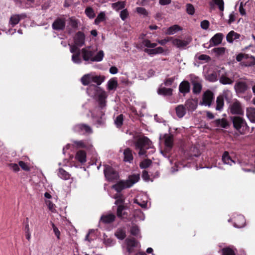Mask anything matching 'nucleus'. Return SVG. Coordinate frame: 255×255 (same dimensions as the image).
I'll return each instance as SVG.
<instances>
[{
	"mask_svg": "<svg viewBox=\"0 0 255 255\" xmlns=\"http://www.w3.org/2000/svg\"><path fill=\"white\" fill-rule=\"evenodd\" d=\"M179 91L181 93L183 94V96H185L190 91L189 82L186 80L181 82L179 86Z\"/></svg>",
	"mask_w": 255,
	"mask_h": 255,
	"instance_id": "nucleus-17",
	"label": "nucleus"
},
{
	"mask_svg": "<svg viewBox=\"0 0 255 255\" xmlns=\"http://www.w3.org/2000/svg\"><path fill=\"white\" fill-rule=\"evenodd\" d=\"M81 81L83 85H88L92 82V75L86 74L81 78Z\"/></svg>",
	"mask_w": 255,
	"mask_h": 255,
	"instance_id": "nucleus-41",
	"label": "nucleus"
},
{
	"mask_svg": "<svg viewBox=\"0 0 255 255\" xmlns=\"http://www.w3.org/2000/svg\"><path fill=\"white\" fill-rule=\"evenodd\" d=\"M127 245V252L129 254L134 252V248L137 246L138 242L134 238H127L125 241Z\"/></svg>",
	"mask_w": 255,
	"mask_h": 255,
	"instance_id": "nucleus-12",
	"label": "nucleus"
},
{
	"mask_svg": "<svg viewBox=\"0 0 255 255\" xmlns=\"http://www.w3.org/2000/svg\"><path fill=\"white\" fill-rule=\"evenodd\" d=\"M206 79L211 82H216L218 80L217 73L214 72L212 73L208 74L206 76Z\"/></svg>",
	"mask_w": 255,
	"mask_h": 255,
	"instance_id": "nucleus-47",
	"label": "nucleus"
},
{
	"mask_svg": "<svg viewBox=\"0 0 255 255\" xmlns=\"http://www.w3.org/2000/svg\"><path fill=\"white\" fill-rule=\"evenodd\" d=\"M100 112L95 110V108L92 113V116L93 118L96 119V123L98 126L103 125L105 123V119L103 118L104 116H101Z\"/></svg>",
	"mask_w": 255,
	"mask_h": 255,
	"instance_id": "nucleus-21",
	"label": "nucleus"
},
{
	"mask_svg": "<svg viewBox=\"0 0 255 255\" xmlns=\"http://www.w3.org/2000/svg\"><path fill=\"white\" fill-rule=\"evenodd\" d=\"M115 241L111 238L105 239L104 243L108 246H112L115 244Z\"/></svg>",
	"mask_w": 255,
	"mask_h": 255,
	"instance_id": "nucleus-61",
	"label": "nucleus"
},
{
	"mask_svg": "<svg viewBox=\"0 0 255 255\" xmlns=\"http://www.w3.org/2000/svg\"><path fill=\"white\" fill-rule=\"evenodd\" d=\"M175 111L177 116L182 118L185 115L186 109L183 105H179L176 107Z\"/></svg>",
	"mask_w": 255,
	"mask_h": 255,
	"instance_id": "nucleus-30",
	"label": "nucleus"
},
{
	"mask_svg": "<svg viewBox=\"0 0 255 255\" xmlns=\"http://www.w3.org/2000/svg\"><path fill=\"white\" fill-rule=\"evenodd\" d=\"M24 17L23 14H13L10 17L9 23L13 27L18 23L20 20Z\"/></svg>",
	"mask_w": 255,
	"mask_h": 255,
	"instance_id": "nucleus-25",
	"label": "nucleus"
},
{
	"mask_svg": "<svg viewBox=\"0 0 255 255\" xmlns=\"http://www.w3.org/2000/svg\"><path fill=\"white\" fill-rule=\"evenodd\" d=\"M219 81L220 83L223 85H231L234 83V80L229 78L227 73L220 76Z\"/></svg>",
	"mask_w": 255,
	"mask_h": 255,
	"instance_id": "nucleus-28",
	"label": "nucleus"
},
{
	"mask_svg": "<svg viewBox=\"0 0 255 255\" xmlns=\"http://www.w3.org/2000/svg\"><path fill=\"white\" fill-rule=\"evenodd\" d=\"M18 165L20 167L25 171H29L30 167L24 162L22 161H20L18 162Z\"/></svg>",
	"mask_w": 255,
	"mask_h": 255,
	"instance_id": "nucleus-60",
	"label": "nucleus"
},
{
	"mask_svg": "<svg viewBox=\"0 0 255 255\" xmlns=\"http://www.w3.org/2000/svg\"><path fill=\"white\" fill-rule=\"evenodd\" d=\"M66 26V19L64 17H57L52 24L53 29L57 31L64 30Z\"/></svg>",
	"mask_w": 255,
	"mask_h": 255,
	"instance_id": "nucleus-8",
	"label": "nucleus"
},
{
	"mask_svg": "<svg viewBox=\"0 0 255 255\" xmlns=\"http://www.w3.org/2000/svg\"><path fill=\"white\" fill-rule=\"evenodd\" d=\"M216 125L218 127H221L224 128H227L229 127V123L228 121L224 118L218 119L214 121Z\"/></svg>",
	"mask_w": 255,
	"mask_h": 255,
	"instance_id": "nucleus-31",
	"label": "nucleus"
},
{
	"mask_svg": "<svg viewBox=\"0 0 255 255\" xmlns=\"http://www.w3.org/2000/svg\"><path fill=\"white\" fill-rule=\"evenodd\" d=\"M85 35L82 31H78L74 37V43L76 46L81 47L85 44Z\"/></svg>",
	"mask_w": 255,
	"mask_h": 255,
	"instance_id": "nucleus-13",
	"label": "nucleus"
},
{
	"mask_svg": "<svg viewBox=\"0 0 255 255\" xmlns=\"http://www.w3.org/2000/svg\"><path fill=\"white\" fill-rule=\"evenodd\" d=\"M230 112L233 115H243L244 111L242 108L241 103L236 101L230 106Z\"/></svg>",
	"mask_w": 255,
	"mask_h": 255,
	"instance_id": "nucleus-10",
	"label": "nucleus"
},
{
	"mask_svg": "<svg viewBox=\"0 0 255 255\" xmlns=\"http://www.w3.org/2000/svg\"><path fill=\"white\" fill-rule=\"evenodd\" d=\"M234 128L241 134H244L249 131V127L245 120L239 116L232 118Z\"/></svg>",
	"mask_w": 255,
	"mask_h": 255,
	"instance_id": "nucleus-2",
	"label": "nucleus"
},
{
	"mask_svg": "<svg viewBox=\"0 0 255 255\" xmlns=\"http://www.w3.org/2000/svg\"><path fill=\"white\" fill-rule=\"evenodd\" d=\"M187 111L192 112L194 111L198 106V100L197 99H189L185 101L184 105Z\"/></svg>",
	"mask_w": 255,
	"mask_h": 255,
	"instance_id": "nucleus-11",
	"label": "nucleus"
},
{
	"mask_svg": "<svg viewBox=\"0 0 255 255\" xmlns=\"http://www.w3.org/2000/svg\"><path fill=\"white\" fill-rule=\"evenodd\" d=\"M125 6L126 2L122 1H119L112 4V8L116 11H119L121 9H124L125 7Z\"/></svg>",
	"mask_w": 255,
	"mask_h": 255,
	"instance_id": "nucleus-35",
	"label": "nucleus"
},
{
	"mask_svg": "<svg viewBox=\"0 0 255 255\" xmlns=\"http://www.w3.org/2000/svg\"><path fill=\"white\" fill-rule=\"evenodd\" d=\"M115 235L118 239L123 240L126 237V231L123 229H118L115 233Z\"/></svg>",
	"mask_w": 255,
	"mask_h": 255,
	"instance_id": "nucleus-40",
	"label": "nucleus"
},
{
	"mask_svg": "<svg viewBox=\"0 0 255 255\" xmlns=\"http://www.w3.org/2000/svg\"><path fill=\"white\" fill-rule=\"evenodd\" d=\"M98 106L95 107V110L100 112L101 116H105V111L104 110L106 106V99L107 96L104 91H100L97 93Z\"/></svg>",
	"mask_w": 255,
	"mask_h": 255,
	"instance_id": "nucleus-4",
	"label": "nucleus"
},
{
	"mask_svg": "<svg viewBox=\"0 0 255 255\" xmlns=\"http://www.w3.org/2000/svg\"><path fill=\"white\" fill-rule=\"evenodd\" d=\"M45 203L48 206L49 210L52 212H55V205L50 200L45 201Z\"/></svg>",
	"mask_w": 255,
	"mask_h": 255,
	"instance_id": "nucleus-55",
	"label": "nucleus"
},
{
	"mask_svg": "<svg viewBox=\"0 0 255 255\" xmlns=\"http://www.w3.org/2000/svg\"><path fill=\"white\" fill-rule=\"evenodd\" d=\"M140 179L139 175L134 174L128 176V180H126L127 183L129 187H131L134 184L137 182Z\"/></svg>",
	"mask_w": 255,
	"mask_h": 255,
	"instance_id": "nucleus-27",
	"label": "nucleus"
},
{
	"mask_svg": "<svg viewBox=\"0 0 255 255\" xmlns=\"http://www.w3.org/2000/svg\"><path fill=\"white\" fill-rule=\"evenodd\" d=\"M58 176L64 180H68L70 177V174L62 168H60L58 172Z\"/></svg>",
	"mask_w": 255,
	"mask_h": 255,
	"instance_id": "nucleus-36",
	"label": "nucleus"
},
{
	"mask_svg": "<svg viewBox=\"0 0 255 255\" xmlns=\"http://www.w3.org/2000/svg\"><path fill=\"white\" fill-rule=\"evenodd\" d=\"M124 161L126 162L131 163L133 160L132 150L127 147L124 150Z\"/></svg>",
	"mask_w": 255,
	"mask_h": 255,
	"instance_id": "nucleus-19",
	"label": "nucleus"
},
{
	"mask_svg": "<svg viewBox=\"0 0 255 255\" xmlns=\"http://www.w3.org/2000/svg\"><path fill=\"white\" fill-rule=\"evenodd\" d=\"M222 160L225 164L232 165L233 163H235L229 155L228 151H225L223 154Z\"/></svg>",
	"mask_w": 255,
	"mask_h": 255,
	"instance_id": "nucleus-32",
	"label": "nucleus"
},
{
	"mask_svg": "<svg viewBox=\"0 0 255 255\" xmlns=\"http://www.w3.org/2000/svg\"><path fill=\"white\" fill-rule=\"evenodd\" d=\"M234 88L237 93L243 94L248 90V86L246 82L239 81L235 84Z\"/></svg>",
	"mask_w": 255,
	"mask_h": 255,
	"instance_id": "nucleus-15",
	"label": "nucleus"
},
{
	"mask_svg": "<svg viewBox=\"0 0 255 255\" xmlns=\"http://www.w3.org/2000/svg\"><path fill=\"white\" fill-rule=\"evenodd\" d=\"M80 55H81V51L80 50H78V51L72 55V61L76 64H81L82 63V59L80 57Z\"/></svg>",
	"mask_w": 255,
	"mask_h": 255,
	"instance_id": "nucleus-39",
	"label": "nucleus"
},
{
	"mask_svg": "<svg viewBox=\"0 0 255 255\" xmlns=\"http://www.w3.org/2000/svg\"><path fill=\"white\" fill-rule=\"evenodd\" d=\"M74 131L80 134L91 133L92 129L86 124H79L75 125L74 127Z\"/></svg>",
	"mask_w": 255,
	"mask_h": 255,
	"instance_id": "nucleus-9",
	"label": "nucleus"
},
{
	"mask_svg": "<svg viewBox=\"0 0 255 255\" xmlns=\"http://www.w3.org/2000/svg\"><path fill=\"white\" fill-rule=\"evenodd\" d=\"M164 144L165 147L169 150L171 149L173 145V135L165 134Z\"/></svg>",
	"mask_w": 255,
	"mask_h": 255,
	"instance_id": "nucleus-26",
	"label": "nucleus"
},
{
	"mask_svg": "<svg viewBox=\"0 0 255 255\" xmlns=\"http://www.w3.org/2000/svg\"><path fill=\"white\" fill-rule=\"evenodd\" d=\"M157 93L164 96H171L173 94V89L162 87V84H161L157 90Z\"/></svg>",
	"mask_w": 255,
	"mask_h": 255,
	"instance_id": "nucleus-23",
	"label": "nucleus"
},
{
	"mask_svg": "<svg viewBox=\"0 0 255 255\" xmlns=\"http://www.w3.org/2000/svg\"><path fill=\"white\" fill-rule=\"evenodd\" d=\"M134 145L135 148L149 149L151 147L152 142L149 139L145 136L138 138L135 142Z\"/></svg>",
	"mask_w": 255,
	"mask_h": 255,
	"instance_id": "nucleus-6",
	"label": "nucleus"
},
{
	"mask_svg": "<svg viewBox=\"0 0 255 255\" xmlns=\"http://www.w3.org/2000/svg\"><path fill=\"white\" fill-rule=\"evenodd\" d=\"M130 232L132 235L137 237L139 234V229L137 226H133L131 227Z\"/></svg>",
	"mask_w": 255,
	"mask_h": 255,
	"instance_id": "nucleus-52",
	"label": "nucleus"
},
{
	"mask_svg": "<svg viewBox=\"0 0 255 255\" xmlns=\"http://www.w3.org/2000/svg\"><path fill=\"white\" fill-rule=\"evenodd\" d=\"M81 51L82 59L85 62H100L104 56L103 50L99 51L95 55V50L91 49L90 47L83 48Z\"/></svg>",
	"mask_w": 255,
	"mask_h": 255,
	"instance_id": "nucleus-1",
	"label": "nucleus"
},
{
	"mask_svg": "<svg viewBox=\"0 0 255 255\" xmlns=\"http://www.w3.org/2000/svg\"><path fill=\"white\" fill-rule=\"evenodd\" d=\"M170 41H172V44L177 48H183L189 44L191 39L188 38L186 40H181L178 38H174L173 37H167L163 39L158 40L157 42L161 45H164L167 42Z\"/></svg>",
	"mask_w": 255,
	"mask_h": 255,
	"instance_id": "nucleus-3",
	"label": "nucleus"
},
{
	"mask_svg": "<svg viewBox=\"0 0 255 255\" xmlns=\"http://www.w3.org/2000/svg\"><path fill=\"white\" fill-rule=\"evenodd\" d=\"M19 165L16 163H10L8 165L9 167L11 170L14 172H17L19 170Z\"/></svg>",
	"mask_w": 255,
	"mask_h": 255,
	"instance_id": "nucleus-63",
	"label": "nucleus"
},
{
	"mask_svg": "<svg viewBox=\"0 0 255 255\" xmlns=\"http://www.w3.org/2000/svg\"><path fill=\"white\" fill-rule=\"evenodd\" d=\"M23 229L24 231L26 239L28 241H30V239H31V235H30V229H29V220L27 218L26 219L25 221H24L23 222Z\"/></svg>",
	"mask_w": 255,
	"mask_h": 255,
	"instance_id": "nucleus-29",
	"label": "nucleus"
},
{
	"mask_svg": "<svg viewBox=\"0 0 255 255\" xmlns=\"http://www.w3.org/2000/svg\"><path fill=\"white\" fill-rule=\"evenodd\" d=\"M247 116L251 122H255V108L247 109Z\"/></svg>",
	"mask_w": 255,
	"mask_h": 255,
	"instance_id": "nucleus-37",
	"label": "nucleus"
},
{
	"mask_svg": "<svg viewBox=\"0 0 255 255\" xmlns=\"http://www.w3.org/2000/svg\"><path fill=\"white\" fill-rule=\"evenodd\" d=\"M76 158L81 163L85 162L86 161V153L84 150L78 151L76 154Z\"/></svg>",
	"mask_w": 255,
	"mask_h": 255,
	"instance_id": "nucleus-34",
	"label": "nucleus"
},
{
	"mask_svg": "<svg viewBox=\"0 0 255 255\" xmlns=\"http://www.w3.org/2000/svg\"><path fill=\"white\" fill-rule=\"evenodd\" d=\"M129 13L127 9H124L121 11L120 17L123 20H125L128 17Z\"/></svg>",
	"mask_w": 255,
	"mask_h": 255,
	"instance_id": "nucleus-59",
	"label": "nucleus"
},
{
	"mask_svg": "<svg viewBox=\"0 0 255 255\" xmlns=\"http://www.w3.org/2000/svg\"><path fill=\"white\" fill-rule=\"evenodd\" d=\"M106 19V15L104 12H101L98 15L96 18L95 19L94 23L95 24H99L100 22L104 21Z\"/></svg>",
	"mask_w": 255,
	"mask_h": 255,
	"instance_id": "nucleus-45",
	"label": "nucleus"
},
{
	"mask_svg": "<svg viewBox=\"0 0 255 255\" xmlns=\"http://www.w3.org/2000/svg\"><path fill=\"white\" fill-rule=\"evenodd\" d=\"M213 51L216 53L217 56L224 54L225 52V48L224 47H218L215 48L213 49Z\"/></svg>",
	"mask_w": 255,
	"mask_h": 255,
	"instance_id": "nucleus-58",
	"label": "nucleus"
},
{
	"mask_svg": "<svg viewBox=\"0 0 255 255\" xmlns=\"http://www.w3.org/2000/svg\"><path fill=\"white\" fill-rule=\"evenodd\" d=\"M175 80V77H173L169 78H166L164 81L163 83H162V85H164L165 86H170L172 85L174 81Z\"/></svg>",
	"mask_w": 255,
	"mask_h": 255,
	"instance_id": "nucleus-54",
	"label": "nucleus"
},
{
	"mask_svg": "<svg viewBox=\"0 0 255 255\" xmlns=\"http://www.w3.org/2000/svg\"><path fill=\"white\" fill-rule=\"evenodd\" d=\"M223 37L224 35L222 33H217L215 34L210 39V45L208 48L210 47L220 44L222 41Z\"/></svg>",
	"mask_w": 255,
	"mask_h": 255,
	"instance_id": "nucleus-14",
	"label": "nucleus"
},
{
	"mask_svg": "<svg viewBox=\"0 0 255 255\" xmlns=\"http://www.w3.org/2000/svg\"><path fill=\"white\" fill-rule=\"evenodd\" d=\"M246 223L245 217L242 215H238L234 218V225L237 228L244 227Z\"/></svg>",
	"mask_w": 255,
	"mask_h": 255,
	"instance_id": "nucleus-24",
	"label": "nucleus"
},
{
	"mask_svg": "<svg viewBox=\"0 0 255 255\" xmlns=\"http://www.w3.org/2000/svg\"><path fill=\"white\" fill-rule=\"evenodd\" d=\"M124 122V116L123 114H120L118 115L115 119L114 121L115 124L117 128H121L123 125Z\"/></svg>",
	"mask_w": 255,
	"mask_h": 255,
	"instance_id": "nucleus-42",
	"label": "nucleus"
},
{
	"mask_svg": "<svg viewBox=\"0 0 255 255\" xmlns=\"http://www.w3.org/2000/svg\"><path fill=\"white\" fill-rule=\"evenodd\" d=\"M105 77L102 76H93L92 75V82L96 83L98 85H100L104 82Z\"/></svg>",
	"mask_w": 255,
	"mask_h": 255,
	"instance_id": "nucleus-44",
	"label": "nucleus"
},
{
	"mask_svg": "<svg viewBox=\"0 0 255 255\" xmlns=\"http://www.w3.org/2000/svg\"><path fill=\"white\" fill-rule=\"evenodd\" d=\"M152 163V161L149 159H145L140 163L139 166L141 169L148 168Z\"/></svg>",
	"mask_w": 255,
	"mask_h": 255,
	"instance_id": "nucleus-49",
	"label": "nucleus"
},
{
	"mask_svg": "<svg viewBox=\"0 0 255 255\" xmlns=\"http://www.w3.org/2000/svg\"><path fill=\"white\" fill-rule=\"evenodd\" d=\"M215 3L218 5L220 11H223L224 9V2L223 0H213Z\"/></svg>",
	"mask_w": 255,
	"mask_h": 255,
	"instance_id": "nucleus-56",
	"label": "nucleus"
},
{
	"mask_svg": "<svg viewBox=\"0 0 255 255\" xmlns=\"http://www.w3.org/2000/svg\"><path fill=\"white\" fill-rule=\"evenodd\" d=\"M116 216L112 213L103 215L100 218V222L104 224H111L115 221Z\"/></svg>",
	"mask_w": 255,
	"mask_h": 255,
	"instance_id": "nucleus-16",
	"label": "nucleus"
},
{
	"mask_svg": "<svg viewBox=\"0 0 255 255\" xmlns=\"http://www.w3.org/2000/svg\"><path fill=\"white\" fill-rule=\"evenodd\" d=\"M118 86L117 81L115 79H111L108 83V88L109 90H112L117 88Z\"/></svg>",
	"mask_w": 255,
	"mask_h": 255,
	"instance_id": "nucleus-50",
	"label": "nucleus"
},
{
	"mask_svg": "<svg viewBox=\"0 0 255 255\" xmlns=\"http://www.w3.org/2000/svg\"><path fill=\"white\" fill-rule=\"evenodd\" d=\"M214 95L213 92L210 90H207L203 95L201 104L210 107L214 100Z\"/></svg>",
	"mask_w": 255,
	"mask_h": 255,
	"instance_id": "nucleus-7",
	"label": "nucleus"
},
{
	"mask_svg": "<svg viewBox=\"0 0 255 255\" xmlns=\"http://www.w3.org/2000/svg\"><path fill=\"white\" fill-rule=\"evenodd\" d=\"M104 173L107 180L110 182L117 180L119 178L118 171L109 165H105Z\"/></svg>",
	"mask_w": 255,
	"mask_h": 255,
	"instance_id": "nucleus-5",
	"label": "nucleus"
},
{
	"mask_svg": "<svg viewBox=\"0 0 255 255\" xmlns=\"http://www.w3.org/2000/svg\"><path fill=\"white\" fill-rule=\"evenodd\" d=\"M181 30L182 28L179 25L175 24L168 27L165 31V34L167 35H173L177 31Z\"/></svg>",
	"mask_w": 255,
	"mask_h": 255,
	"instance_id": "nucleus-33",
	"label": "nucleus"
},
{
	"mask_svg": "<svg viewBox=\"0 0 255 255\" xmlns=\"http://www.w3.org/2000/svg\"><path fill=\"white\" fill-rule=\"evenodd\" d=\"M126 209V206L124 205H119L118 206L117 210V215L121 219H126L128 217L127 212L124 211Z\"/></svg>",
	"mask_w": 255,
	"mask_h": 255,
	"instance_id": "nucleus-20",
	"label": "nucleus"
},
{
	"mask_svg": "<svg viewBox=\"0 0 255 255\" xmlns=\"http://www.w3.org/2000/svg\"><path fill=\"white\" fill-rule=\"evenodd\" d=\"M202 89V85L198 82L193 83V93L195 94H198L200 93Z\"/></svg>",
	"mask_w": 255,
	"mask_h": 255,
	"instance_id": "nucleus-48",
	"label": "nucleus"
},
{
	"mask_svg": "<svg viewBox=\"0 0 255 255\" xmlns=\"http://www.w3.org/2000/svg\"><path fill=\"white\" fill-rule=\"evenodd\" d=\"M241 37V35L234 30L230 31L226 36L227 41L229 43H233L234 40L238 41Z\"/></svg>",
	"mask_w": 255,
	"mask_h": 255,
	"instance_id": "nucleus-22",
	"label": "nucleus"
},
{
	"mask_svg": "<svg viewBox=\"0 0 255 255\" xmlns=\"http://www.w3.org/2000/svg\"><path fill=\"white\" fill-rule=\"evenodd\" d=\"M210 23L207 20H204L201 22V27L203 29H207L209 28Z\"/></svg>",
	"mask_w": 255,
	"mask_h": 255,
	"instance_id": "nucleus-64",
	"label": "nucleus"
},
{
	"mask_svg": "<svg viewBox=\"0 0 255 255\" xmlns=\"http://www.w3.org/2000/svg\"><path fill=\"white\" fill-rule=\"evenodd\" d=\"M186 12L190 15H193L195 13V8L191 3H187L186 5Z\"/></svg>",
	"mask_w": 255,
	"mask_h": 255,
	"instance_id": "nucleus-53",
	"label": "nucleus"
},
{
	"mask_svg": "<svg viewBox=\"0 0 255 255\" xmlns=\"http://www.w3.org/2000/svg\"><path fill=\"white\" fill-rule=\"evenodd\" d=\"M129 188L126 180H120L112 186V188L118 193H120L126 188Z\"/></svg>",
	"mask_w": 255,
	"mask_h": 255,
	"instance_id": "nucleus-18",
	"label": "nucleus"
},
{
	"mask_svg": "<svg viewBox=\"0 0 255 255\" xmlns=\"http://www.w3.org/2000/svg\"><path fill=\"white\" fill-rule=\"evenodd\" d=\"M222 255H236L234 249L230 247L222 249Z\"/></svg>",
	"mask_w": 255,
	"mask_h": 255,
	"instance_id": "nucleus-43",
	"label": "nucleus"
},
{
	"mask_svg": "<svg viewBox=\"0 0 255 255\" xmlns=\"http://www.w3.org/2000/svg\"><path fill=\"white\" fill-rule=\"evenodd\" d=\"M224 105V98L222 96H219L216 99V110L217 111H221Z\"/></svg>",
	"mask_w": 255,
	"mask_h": 255,
	"instance_id": "nucleus-38",
	"label": "nucleus"
},
{
	"mask_svg": "<svg viewBox=\"0 0 255 255\" xmlns=\"http://www.w3.org/2000/svg\"><path fill=\"white\" fill-rule=\"evenodd\" d=\"M69 25L74 29H76L78 26V20L73 17L69 18Z\"/></svg>",
	"mask_w": 255,
	"mask_h": 255,
	"instance_id": "nucleus-51",
	"label": "nucleus"
},
{
	"mask_svg": "<svg viewBox=\"0 0 255 255\" xmlns=\"http://www.w3.org/2000/svg\"><path fill=\"white\" fill-rule=\"evenodd\" d=\"M86 15L90 19L94 18L95 17V13L93 9L91 7H87L85 10Z\"/></svg>",
	"mask_w": 255,
	"mask_h": 255,
	"instance_id": "nucleus-46",
	"label": "nucleus"
},
{
	"mask_svg": "<svg viewBox=\"0 0 255 255\" xmlns=\"http://www.w3.org/2000/svg\"><path fill=\"white\" fill-rule=\"evenodd\" d=\"M51 224L55 235L56 236L57 239L59 240L60 236V231L53 223L51 222Z\"/></svg>",
	"mask_w": 255,
	"mask_h": 255,
	"instance_id": "nucleus-57",
	"label": "nucleus"
},
{
	"mask_svg": "<svg viewBox=\"0 0 255 255\" xmlns=\"http://www.w3.org/2000/svg\"><path fill=\"white\" fill-rule=\"evenodd\" d=\"M136 11L137 13L147 16L148 15V12L145 8L141 7H138L136 8Z\"/></svg>",
	"mask_w": 255,
	"mask_h": 255,
	"instance_id": "nucleus-62",
	"label": "nucleus"
}]
</instances>
